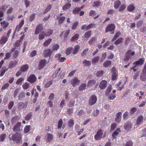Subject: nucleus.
Returning <instances> with one entry per match:
<instances>
[{"mask_svg":"<svg viewBox=\"0 0 146 146\" xmlns=\"http://www.w3.org/2000/svg\"><path fill=\"white\" fill-rule=\"evenodd\" d=\"M115 28V26L114 24L112 23L110 24L105 29V33L110 32L111 34L113 35L114 33Z\"/></svg>","mask_w":146,"mask_h":146,"instance_id":"obj_1","label":"nucleus"},{"mask_svg":"<svg viewBox=\"0 0 146 146\" xmlns=\"http://www.w3.org/2000/svg\"><path fill=\"white\" fill-rule=\"evenodd\" d=\"M103 131L101 129H99L97 132L96 134L95 135L94 138L97 141L101 140L102 138H104L105 136L104 134L103 137H102L103 135Z\"/></svg>","mask_w":146,"mask_h":146,"instance_id":"obj_2","label":"nucleus"},{"mask_svg":"<svg viewBox=\"0 0 146 146\" xmlns=\"http://www.w3.org/2000/svg\"><path fill=\"white\" fill-rule=\"evenodd\" d=\"M111 72L112 73L111 76L112 80L113 81L117 80L118 77V72L115 67H112Z\"/></svg>","mask_w":146,"mask_h":146,"instance_id":"obj_3","label":"nucleus"},{"mask_svg":"<svg viewBox=\"0 0 146 146\" xmlns=\"http://www.w3.org/2000/svg\"><path fill=\"white\" fill-rule=\"evenodd\" d=\"M97 100L96 96L95 95H92L90 97L88 101L89 104L90 106H92L96 103Z\"/></svg>","mask_w":146,"mask_h":146,"instance_id":"obj_4","label":"nucleus"},{"mask_svg":"<svg viewBox=\"0 0 146 146\" xmlns=\"http://www.w3.org/2000/svg\"><path fill=\"white\" fill-rule=\"evenodd\" d=\"M47 64V60H46L44 59L40 60L38 65V69L41 70L43 68L46 66Z\"/></svg>","mask_w":146,"mask_h":146,"instance_id":"obj_5","label":"nucleus"},{"mask_svg":"<svg viewBox=\"0 0 146 146\" xmlns=\"http://www.w3.org/2000/svg\"><path fill=\"white\" fill-rule=\"evenodd\" d=\"M37 78L34 74H31L27 78V81L31 83H33L36 81Z\"/></svg>","mask_w":146,"mask_h":146,"instance_id":"obj_6","label":"nucleus"},{"mask_svg":"<svg viewBox=\"0 0 146 146\" xmlns=\"http://www.w3.org/2000/svg\"><path fill=\"white\" fill-rule=\"evenodd\" d=\"M53 135L51 134L47 133L45 135L44 139L46 142H49L53 140Z\"/></svg>","mask_w":146,"mask_h":146,"instance_id":"obj_7","label":"nucleus"},{"mask_svg":"<svg viewBox=\"0 0 146 146\" xmlns=\"http://www.w3.org/2000/svg\"><path fill=\"white\" fill-rule=\"evenodd\" d=\"M144 61V58H140L138 61L136 62H135L133 63V64H135L134 67H135L137 66H141L143 64Z\"/></svg>","mask_w":146,"mask_h":146,"instance_id":"obj_8","label":"nucleus"},{"mask_svg":"<svg viewBox=\"0 0 146 146\" xmlns=\"http://www.w3.org/2000/svg\"><path fill=\"white\" fill-rule=\"evenodd\" d=\"M98 84V82L96 80L92 79L89 80L88 82L87 85L89 87L95 86L96 87Z\"/></svg>","mask_w":146,"mask_h":146,"instance_id":"obj_9","label":"nucleus"},{"mask_svg":"<svg viewBox=\"0 0 146 146\" xmlns=\"http://www.w3.org/2000/svg\"><path fill=\"white\" fill-rule=\"evenodd\" d=\"M80 82V80L77 77H75L72 79L70 81V83L73 87L75 86Z\"/></svg>","mask_w":146,"mask_h":146,"instance_id":"obj_10","label":"nucleus"},{"mask_svg":"<svg viewBox=\"0 0 146 146\" xmlns=\"http://www.w3.org/2000/svg\"><path fill=\"white\" fill-rule=\"evenodd\" d=\"M21 125L20 122H18L14 126L13 129L14 131H20V127Z\"/></svg>","mask_w":146,"mask_h":146,"instance_id":"obj_11","label":"nucleus"},{"mask_svg":"<svg viewBox=\"0 0 146 146\" xmlns=\"http://www.w3.org/2000/svg\"><path fill=\"white\" fill-rule=\"evenodd\" d=\"M107 82L106 81L104 80L100 82L99 87L100 89H103L105 88L107 86Z\"/></svg>","mask_w":146,"mask_h":146,"instance_id":"obj_12","label":"nucleus"},{"mask_svg":"<svg viewBox=\"0 0 146 146\" xmlns=\"http://www.w3.org/2000/svg\"><path fill=\"white\" fill-rule=\"evenodd\" d=\"M27 105L23 102H19L17 104V108L19 110H21L22 109H25L27 107Z\"/></svg>","mask_w":146,"mask_h":146,"instance_id":"obj_13","label":"nucleus"},{"mask_svg":"<svg viewBox=\"0 0 146 146\" xmlns=\"http://www.w3.org/2000/svg\"><path fill=\"white\" fill-rule=\"evenodd\" d=\"M43 26L42 24H39L36 27L35 34V35L38 34L42 30Z\"/></svg>","mask_w":146,"mask_h":146,"instance_id":"obj_14","label":"nucleus"},{"mask_svg":"<svg viewBox=\"0 0 146 146\" xmlns=\"http://www.w3.org/2000/svg\"><path fill=\"white\" fill-rule=\"evenodd\" d=\"M132 124L130 122L128 121L125 123L124 125V128L125 130L129 131L131 128Z\"/></svg>","mask_w":146,"mask_h":146,"instance_id":"obj_15","label":"nucleus"},{"mask_svg":"<svg viewBox=\"0 0 146 146\" xmlns=\"http://www.w3.org/2000/svg\"><path fill=\"white\" fill-rule=\"evenodd\" d=\"M24 23V20H21L19 24L17 26L15 29V31H17L18 32L19 31L23 25Z\"/></svg>","mask_w":146,"mask_h":146,"instance_id":"obj_16","label":"nucleus"},{"mask_svg":"<svg viewBox=\"0 0 146 146\" xmlns=\"http://www.w3.org/2000/svg\"><path fill=\"white\" fill-rule=\"evenodd\" d=\"M121 129L118 128L116 129V131H114L112 135V137L113 139H115L116 136L117 135L119 132H121Z\"/></svg>","mask_w":146,"mask_h":146,"instance_id":"obj_17","label":"nucleus"},{"mask_svg":"<svg viewBox=\"0 0 146 146\" xmlns=\"http://www.w3.org/2000/svg\"><path fill=\"white\" fill-rule=\"evenodd\" d=\"M121 112H119L117 113L116 115V117L115 119V121L117 123H119L121 121Z\"/></svg>","mask_w":146,"mask_h":146,"instance_id":"obj_18","label":"nucleus"},{"mask_svg":"<svg viewBox=\"0 0 146 146\" xmlns=\"http://www.w3.org/2000/svg\"><path fill=\"white\" fill-rule=\"evenodd\" d=\"M143 120V116L142 115L139 116L137 119L136 122V124L138 125H140L141 123H142Z\"/></svg>","mask_w":146,"mask_h":146,"instance_id":"obj_19","label":"nucleus"},{"mask_svg":"<svg viewBox=\"0 0 146 146\" xmlns=\"http://www.w3.org/2000/svg\"><path fill=\"white\" fill-rule=\"evenodd\" d=\"M8 40V37H7V36H3L0 39V44H5L7 41Z\"/></svg>","mask_w":146,"mask_h":146,"instance_id":"obj_20","label":"nucleus"},{"mask_svg":"<svg viewBox=\"0 0 146 146\" xmlns=\"http://www.w3.org/2000/svg\"><path fill=\"white\" fill-rule=\"evenodd\" d=\"M52 51L50 49H45L44 51V54L45 56L47 57L51 54Z\"/></svg>","mask_w":146,"mask_h":146,"instance_id":"obj_21","label":"nucleus"},{"mask_svg":"<svg viewBox=\"0 0 146 146\" xmlns=\"http://www.w3.org/2000/svg\"><path fill=\"white\" fill-rule=\"evenodd\" d=\"M29 68V66L27 64H25L20 68V70L22 72H25Z\"/></svg>","mask_w":146,"mask_h":146,"instance_id":"obj_22","label":"nucleus"},{"mask_svg":"<svg viewBox=\"0 0 146 146\" xmlns=\"http://www.w3.org/2000/svg\"><path fill=\"white\" fill-rule=\"evenodd\" d=\"M53 32L52 30L48 29L46 31L45 35L46 36H49L52 34Z\"/></svg>","mask_w":146,"mask_h":146,"instance_id":"obj_23","label":"nucleus"},{"mask_svg":"<svg viewBox=\"0 0 146 146\" xmlns=\"http://www.w3.org/2000/svg\"><path fill=\"white\" fill-rule=\"evenodd\" d=\"M135 8V7L134 5L132 3L131 4L129 5L127 8V10L129 12H131L133 11Z\"/></svg>","mask_w":146,"mask_h":146,"instance_id":"obj_24","label":"nucleus"},{"mask_svg":"<svg viewBox=\"0 0 146 146\" xmlns=\"http://www.w3.org/2000/svg\"><path fill=\"white\" fill-rule=\"evenodd\" d=\"M91 31H89L85 33L83 36H84V38H90L91 35Z\"/></svg>","mask_w":146,"mask_h":146,"instance_id":"obj_25","label":"nucleus"},{"mask_svg":"<svg viewBox=\"0 0 146 146\" xmlns=\"http://www.w3.org/2000/svg\"><path fill=\"white\" fill-rule=\"evenodd\" d=\"M31 127L30 125H27L25 126L24 131L25 133H28L30 131Z\"/></svg>","mask_w":146,"mask_h":146,"instance_id":"obj_26","label":"nucleus"},{"mask_svg":"<svg viewBox=\"0 0 146 146\" xmlns=\"http://www.w3.org/2000/svg\"><path fill=\"white\" fill-rule=\"evenodd\" d=\"M83 64L85 66H89L91 65V62L90 61L87 60L86 59H84L83 61Z\"/></svg>","mask_w":146,"mask_h":146,"instance_id":"obj_27","label":"nucleus"},{"mask_svg":"<svg viewBox=\"0 0 146 146\" xmlns=\"http://www.w3.org/2000/svg\"><path fill=\"white\" fill-rule=\"evenodd\" d=\"M111 64L110 60H106L103 64V66L105 67H107L110 66Z\"/></svg>","mask_w":146,"mask_h":146,"instance_id":"obj_28","label":"nucleus"},{"mask_svg":"<svg viewBox=\"0 0 146 146\" xmlns=\"http://www.w3.org/2000/svg\"><path fill=\"white\" fill-rule=\"evenodd\" d=\"M121 2L119 0L116 1L114 4V7L115 9H117L118 8L119 5H121Z\"/></svg>","mask_w":146,"mask_h":146,"instance_id":"obj_29","label":"nucleus"},{"mask_svg":"<svg viewBox=\"0 0 146 146\" xmlns=\"http://www.w3.org/2000/svg\"><path fill=\"white\" fill-rule=\"evenodd\" d=\"M68 3H66L64 5V10L69 9L71 7V4L69 3L71 2V0H67Z\"/></svg>","mask_w":146,"mask_h":146,"instance_id":"obj_30","label":"nucleus"},{"mask_svg":"<svg viewBox=\"0 0 146 146\" xmlns=\"http://www.w3.org/2000/svg\"><path fill=\"white\" fill-rule=\"evenodd\" d=\"M79 34H76L72 37L71 39V41L73 42L75 40H77L79 38Z\"/></svg>","mask_w":146,"mask_h":146,"instance_id":"obj_31","label":"nucleus"},{"mask_svg":"<svg viewBox=\"0 0 146 146\" xmlns=\"http://www.w3.org/2000/svg\"><path fill=\"white\" fill-rule=\"evenodd\" d=\"M52 41V39L51 38L47 39L43 43V45L44 46H47Z\"/></svg>","mask_w":146,"mask_h":146,"instance_id":"obj_32","label":"nucleus"},{"mask_svg":"<svg viewBox=\"0 0 146 146\" xmlns=\"http://www.w3.org/2000/svg\"><path fill=\"white\" fill-rule=\"evenodd\" d=\"M112 89V86L111 85H110L108 86L107 88V89L106 90L105 93V95L106 96H108L109 93L111 92Z\"/></svg>","mask_w":146,"mask_h":146,"instance_id":"obj_33","label":"nucleus"},{"mask_svg":"<svg viewBox=\"0 0 146 146\" xmlns=\"http://www.w3.org/2000/svg\"><path fill=\"white\" fill-rule=\"evenodd\" d=\"M1 24L2 25L4 29H6L9 25V23L8 22L6 23L5 21H3L1 22Z\"/></svg>","mask_w":146,"mask_h":146,"instance_id":"obj_34","label":"nucleus"},{"mask_svg":"<svg viewBox=\"0 0 146 146\" xmlns=\"http://www.w3.org/2000/svg\"><path fill=\"white\" fill-rule=\"evenodd\" d=\"M7 137L6 134L4 133L0 135V140L1 142H3L5 139Z\"/></svg>","mask_w":146,"mask_h":146,"instance_id":"obj_35","label":"nucleus"},{"mask_svg":"<svg viewBox=\"0 0 146 146\" xmlns=\"http://www.w3.org/2000/svg\"><path fill=\"white\" fill-rule=\"evenodd\" d=\"M32 116V113L31 112H30L26 116L25 119L26 121L30 120Z\"/></svg>","mask_w":146,"mask_h":146,"instance_id":"obj_36","label":"nucleus"},{"mask_svg":"<svg viewBox=\"0 0 146 146\" xmlns=\"http://www.w3.org/2000/svg\"><path fill=\"white\" fill-rule=\"evenodd\" d=\"M78 22L77 21L74 22L72 25L71 29L72 30H75L76 28L77 27L78 25Z\"/></svg>","mask_w":146,"mask_h":146,"instance_id":"obj_37","label":"nucleus"},{"mask_svg":"<svg viewBox=\"0 0 146 146\" xmlns=\"http://www.w3.org/2000/svg\"><path fill=\"white\" fill-rule=\"evenodd\" d=\"M121 35V33L119 32H117L114 35V36L113 37L111 40V41H113L116 39L119 36Z\"/></svg>","mask_w":146,"mask_h":146,"instance_id":"obj_38","label":"nucleus"},{"mask_svg":"<svg viewBox=\"0 0 146 146\" xmlns=\"http://www.w3.org/2000/svg\"><path fill=\"white\" fill-rule=\"evenodd\" d=\"M74 124V120L73 119H70L68 122V125L70 127L73 126Z\"/></svg>","mask_w":146,"mask_h":146,"instance_id":"obj_39","label":"nucleus"},{"mask_svg":"<svg viewBox=\"0 0 146 146\" xmlns=\"http://www.w3.org/2000/svg\"><path fill=\"white\" fill-rule=\"evenodd\" d=\"M51 5L50 4L48 5L44 11L43 13L45 14L48 12L51 9Z\"/></svg>","mask_w":146,"mask_h":146,"instance_id":"obj_40","label":"nucleus"},{"mask_svg":"<svg viewBox=\"0 0 146 146\" xmlns=\"http://www.w3.org/2000/svg\"><path fill=\"white\" fill-rule=\"evenodd\" d=\"M123 39L122 37H120L117 40H116L114 42V44L115 45H118L123 40Z\"/></svg>","mask_w":146,"mask_h":146,"instance_id":"obj_41","label":"nucleus"},{"mask_svg":"<svg viewBox=\"0 0 146 146\" xmlns=\"http://www.w3.org/2000/svg\"><path fill=\"white\" fill-rule=\"evenodd\" d=\"M80 47L79 45H77L74 47V51L73 52V54H76L79 51L80 49Z\"/></svg>","mask_w":146,"mask_h":146,"instance_id":"obj_42","label":"nucleus"},{"mask_svg":"<svg viewBox=\"0 0 146 146\" xmlns=\"http://www.w3.org/2000/svg\"><path fill=\"white\" fill-rule=\"evenodd\" d=\"M86 86V84L85 83H82L79 87L78 90L79 91H81L83 89H84Z\"/></svg>","mask_w":146,"mask_h":146,"instance_id":"obj_43","label":"nucleus"},{"mask_svg":"<svg viewBox=\"0 0 146 146\" xmlns=\"http://www.w3.org/2000/svg\"><path fill=\"white\" fill-rule=\"evenodd\" d=\"M107 56L106 52H104L103 53L101 57V59L100 60V61L101 62H103L104 60L106 58V56Z\"/></svg>","mask_w":146,"mask_h":146,"instance_id":"obj_44","label":"nucleus"},{"mask_svg":"<svg viewBox=\"0 0 146 146\" xmlns=\"http://www.w3.org/2000/svg\"><path fill=\"white\" fill-rule=\"evenodd\" d=\"M109 99L110 100H113L116 98L115 94L111 93L108 96Z\"/></svg>","mask_w":146,"mask_h":146,"instance_id":"obj_45","label":"nucleus"},{"mask_svg":"<svg viewBox=\"0 0 146 146\" xmlns=\"http://www.w3.org/2000/svg\"><path fill=\"white\" fill-rule=\"evenodd\" d=\"M100 59L99 56H96L92 60V63H96L98 62Z\"/></svg>","mask_w":146,"mask_h":146,"instance_id":"obj_46","label":"nucleus"},{"mask_svg":"<svg viewBox=\"0 0 146 146\" xmlns=\"http://www.w3.org/2000/svg\"><path fill=\"white\" fill-rule=\"evenodd\" d=\"M104 71L103 70H100L98 71L96 74V76L97 77H100L102 76L103 74Z\"/></svg>","mask_w":146,"mask_h":146,"instance_id":"obj_47","label":"nucleus"},{"mask_svg":"<svg viewBox=\"0 0 146 146\" xmlns=\"http://www.w3.org/2000/svg\"><path fill=\"white\" fill-rule=\"evenodd\" d=\"M143 21L140 20L138 21L136 23V27L137 28H140L142 25Z\"/></svg>","mask_w":146,"mask_h":146,"instance_id":"obj_48","label":"nucleus"},{"mask_svg":"<svg viewBox=\"0 0 146 146\" xmlns=\"http://www.w3.org/2000/svg\"><path fill=\"white\" fill-rule=\"evenodd\" d=\"M44 32H42L39 35L38 38L41 40L44 39L45 38V35Z\"/></svg>","mask_w":146,"mask_h":146,"instance_id":"obj_49","label":"nucleus"},{"mask_svg":"<svg viewBox=\"0 0 146 146\" xmlns=\"http://www.w3.org/2000/svg\"><path fill=\"white\" fill-rule=\"evenodd\" d=\"M80 11V8L78 7H76L73 10L72 13L74 14H76L77 13Z\"/></svg>","mask_w":146,"mask_h":146,"instance_id":"obj_50","label":"nucleus"},{"mask_svg":"<svg viewBox=\"0 0 146 146\" xmlns=\"http://www.w3.org/2000/svg\"><path fill=\"white\" fill-rule=\"evenodd\" d=\"M117 126V124L115 123L112 124L111 125L110 131H113L116 127Z\"/></svg>","mask_w":146,"mask_h":146,"instance_id":"obj_51","label":"nucleus"},{"mask_svg":"<svg viewBox=\"0 0 146 146\" xmlns=\"http://www.w3.org/2000/svg\"><path fill=\"white\" fill-rule=\"evenodd\" d=\"M53 80H51L48 81L45 85L44 87L45 88H48L52 84Z\"/></svg>","mask_w":146,"mask_h":146,"instance_id":"obj_52","label":"nucleus"},{"mask_svg":"<svg viewBox=\"0 0 146 146\" xmlns=\"http://www.w3.org/2000/svg\"><path fill=\"white\" fill-rule=\"evenodd\" d=\"M29 86V84L27 82H25L22 85L24 89H27Z\"/></svg>","mask_w":146,"mask_h":146,"instance_id":"obj_53","label":"nucleus"},{"mask_svg":"<svg viewBox=\"0 0 146 146\" xmlns=\"http://www.w3.org/2000/svg\"><path fill=\"white\" fill-rule=\"evenodd\" d=\"M89 50L88 48H87L84 49L83 51L81 53V55L82 56H83L86 55L87 52H88Z\"/></svg>","mask_w":146,"mask_h":146,"instance_id":"obj_54","label":"nucleus"},{"mask_svg":"<svg viewBox=\"0 0 146 146\" xmlns=\"http://www.w3.org/2000/svg\"><path fill=\"white\" fill-rule=\"evenodd\" d=\"M25 94L23 92H21L20 93L19 95L18 96V99L19 100H22L23 98L24 97Z\"/></svg>","mask_w":146,"mask_h":146,"instance_id":"obj_55","label":"nucleus"},{"mask_svg":"<svg viewBox=\"0 0 146 146\" xmlns=\"http://www.w3.org/2000/svg\"><path fill=\"white\" fill-rule=\"evenodd\" d=\"M94 25L95 24L92 23L89 24L86 27V30L87 31L92 28L94 27Z\"/></svg>","mask_w":146,"mask_h":146,"instance_id":"obj_56","label":"nucleus"},{"mask_svg":"<svg viewBox=\"0 0 146 146\" xmlns=\"http://www.w3.org/2000/svg\"><path fill=\"white\" fill-rule=\"evenodd\" d=\"M133 143L131 140L127 141L125 143V146H133Z\"/></svg>","mask_w":146,"mask_h":146,"instance_id":"obj_57","label":"nucleus"},{"mask_svg":"<svg viewBox=\"0 0 146 146\" xmlns=\"http://www.w3.org/2000/svg\"><path fill=\"white\" fill-rule=\"evenodd\" d=\"M36 16L35 13L31 14L30 16L29 20L30 21H32L34 19Z\"/></svg>","mask_w":146,"mask_h":146,"instance_id":"obj_58","label":"nucleus"},{"mask_svg":"<svg viewBox=\"0 0 146 146\" xmlns=\"http://www.w3.org/2000/svg\"><path fill=\"white\" fill-rule=\"evenodd\" d=\"M72 49V47H69L67 48L65 52L66 54L67 55L70 54Z\"/></svg>","mask_w":146,"mask_h":146,"instance_id":"obj_59","label":"nucleus"},{"mask_svg":"<svg viewBox=\"0 0 146 146\" xmlns=\"http://www.w3.org/2000/svg\"><path fill=\"white\" fill-rule=\"evenodd\" d=\"M96 38L95 37H92L88 41V42L90 45H92L93 42L96 40Z\"/></svg>","mask_w":146,"mask_h":146,"instance_id":"obj_60","label":"nucleus"},{"mask_svg":"<svg viewBox=\"0 0 146 146\" xmlns=\"http://www.w3.org/2000/svg\"><path fill=\"white\" fill-rule=\"evenodd\" d=\"M59 47V45L58 44H56L53 45L52 51H54L55 50H57Z\"/></svg>","mask_w":146,"mask_h":146,"instance_id":"obj_61","label":"nucleus"},{"mask_svg":"<svg viewBox=\"0 0 146 146\" xmlns=\"http://www.w3.org/2000/svg\"><path fill=\"white\" fill-rule=\"evenodd\" d=\"M136 108L135 107L132 108L130 109V112H129V114L130 115H131L133 113H135V112L136 111Z\"/></svg>","mask_w":146,"mask_h":146,"instance_id":"obj_62","label":"nucleus"},{"mask_svg":"<svg viewBox=\"0 0 146 146\" xmlns=\"http://www.w3.org/2000/svg\"><path fill=\"white\" fill-rule=\"evenodd\" d=\"M126 7V5H125L123 4L120 7L119 11H123Z\"/></svg>","mask_w":146,"mask_h":146,"instance_id":"obj_63","label":"nucleus"},{"mask_svg":"<svg viewBox=\"0 0 146 146\" xmlns=\"http://www.w3.org/2000/svg\"><path fill=\"white\" fill-rule=\"evenodd\" d=\"M9 86V84L8 83L5 84L2 87L1 89L3 90H5L7 89Z\"/></svg>","mask_w":146,"mask_h":146,"instance_id":"obj_64","label":"nucleus"}]
</instances>
